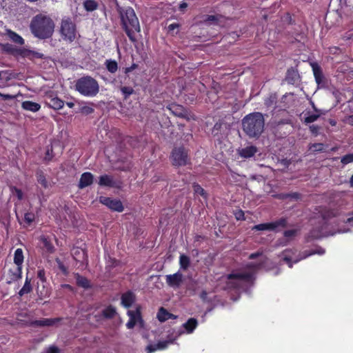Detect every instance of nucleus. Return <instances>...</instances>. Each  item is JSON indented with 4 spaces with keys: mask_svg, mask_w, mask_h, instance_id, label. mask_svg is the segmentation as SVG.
Wrapping results in <instances>:
<instances>
[{
    "mask_svg": "<svg viewBox=\"0 0 353 353\" xmlns=\"http://www.w3.org/2000/svg\"><path fill=\"white\" fill-rule=\"evenodd\" d=\"M115 4L122 30L131 42H136V34L141 32V26L134 10L130 6H120L117 0H115Z\"/></svg>",
    "mask_w": 353,
    "mask_h": 353,
    "instance_id": "1",
    "label": "nucleus"
},
{
    "mask_svg": "<svg viewBox=\"0 0 353 353\" xmlns=\"http://www.w3.org/2000/svg\"><path fill=\"white\" fill-rule=\"evenodd\" d=\"M55 24L52 19L46 14H38L31 20L30 29L34 37L47 39L52 37Z\"/></svg>",
    "mask_w": 353,
    "mask_h": 353,
    "instance_id": "2",
    "label": "nucleus"
},
{
    "mask_svg": "<svg viewBox=\"0 0 353 353\" xmlns=\"http://www.w3.org/2000/svg\"><path fill=\"white\" fill-rule=\"evenodd\" d=\"M242 130L250 139H258L264 131L265 119L261 112H254L242 119Z\"/></svg>",
    "mask_w": 353,
    "mask_h": 353,
    "instance_id": "3",
    "label": "nucleus"
},
{
    "mask_svg": "<svg viewBox=\"0 0 353 353\" xmlns=\"http://www.w3.org/2000/svg\"><path fill=\"white\" fill-rule=\"evenodd\" d=\"M75 90L84 97H93L99 93V85L95 79L85 76L76 81Z\"/></svg>",
    "mask_w": 353,
    "mask_h": 353,
    "instance_id": "4",
    "label": "nucleus"
},
{
    "mask_svg": "<svg viewBox=\"0 0 353 353\" xmlns=\"http://www.w3.org/2000/svg\"><path fill=\"white\" fill-rule=\"evenodd\" d=\"M170 159L172 165L175 167L191 164L188 150L183 146L174 147L171 152Z\"/></svg>",
    "mask_w": 353,
    "mask_h": 353,
    "instance_id": "5",
    "label": "nucleus"
},
{
    "mask_svg": "<svg viewBox=\"0 0 353 353\" xmlns=\"http://www.w3.org/2000/svg\"><path fill=\"white\" fill-rule=\"evenodd\" d=\"M76 26L70 18L62 19L60 32L64 41L72 43L76 38Z\"/></svg>",
    "mask_w": 353,
    "mask_h": 353,
    "instance_id": "6",
    "label": "nucleus"
},
{
    "mask_svg": "<svg viewBox=\"0 0 353 353\" xmlns=\"http://www.w3.org/2000/svg\"><path fill=\"white\" fill-rule=\"evenodd\" d=\"M229 280L227 283V288L229 289H239L241 287L238 281L233 280H241L250 282L252 279V274L251 273H231L227 275Z\"/></svg>",
    "mask_w": 353,
    "mask_h": 353,
    "instance_id": "7",
    "label": "nucleus"
},
{
    "mask_svg": "<svg viewBox=\"0 0 353 353\" xmlns=\"http://www.w3.org/2000/svg\"><path fill=\"white\" fill-rule=\"evenodd\" d=\"M46 104L50 108L55 110L61 109L64 106V101L58 97L57 94L54 91H48L44 95Z\"/></svg>",
    "mask_w": 353,
    "mask_h": 353,
    "instance_id": "8",
    "label": "nucleus"
},
{
    "mask_svg": "<svg viewBox=\"0 0 353 353\" xmlns=\"http://www.w3.org/2000/svg\"><path fill=\"white\" fill-rule=\"evenodd\" d=\"M62 317L42 319L30 321L28 325L33 327H58L63 321Z\"/></svg>",
    "mask_w": 353,
    "mask_h": 353,
    "instance_id": "9",
    "label": "nucleus"
},
{
    "mask_svg": "<svg viewBox=\"0 0 353 353\" xmlns=\"http://www.w3.org/2000/svg\"><path fill=\"white\" fill-rule=\"evenodd\" d=\"M99 201L112 211L122 212L124 210L123 203L119 199L101 196L99 198Z\"/></svg>",
    "mask_w": 353,
    "mask_h": 353,
    "instance_id": "10",
    "label": "nucleus"
},
{
    "mask_svg": "<svg viewBox=\"0 0 353 353\" xmlns=\"http://www.w3.org/2000/svg\"><path fill=\"white\" fill-rule=\"evenodd\" d=\"M130 319L126 323L128 329H132L137 322L142 321L141 307L138 305L135 310H128L127 312Z\"/></svg>",
    "mask_w": 353,
    "mask_h": 353,
    "instance_id": "11",
    "label": "nucleus"
},
{
    "mask_svg": "<svg viewBox=\"0 0 353 353\" xmlns=\"http://www.w3.org/2000/svg\"><path fill=\"white\" fill-rule=\"evenodd\" d=\"M183 276L179 271L165 276V281L168 286L176 289L179 288L183 283Z\"/></svg>",
    "mask_w": 353,
    "mask_h": 353,
    "instance_id": "12",
    "label": "nucleus"
},
{
    "mask_svg": "<svg viewBox=\"0 0 353 353\" xmlns=\"http://www.w3.org/2000/svg\"><path fill=\"white\" fill-rule=\"evenodd\" d=\"M22 268L21 267H15L8 270L6 278V283L11 284L21 278Z\"/></svg>",
    "mask_w": 353,
    "mask_h": 353,
    "instance_id": "13",
    "label": "nucleus"
},
{
    "mask_svg": "<svg viewBox=\"0 0 353 353\" xmlns=\"http://www.w3.org/2000/svg\"><path fill=\"white\" fill-rule=\"evenodd\" d=\"M0 49L3 52L13 56H20L22 48H17L9 43H0Z\"/></svg>",
    "mask_w": 353,
    "mask_h": 353,
    "instance_id": "14",
    "label": "nucleus"
},
{
    "mask_svg": "<svg viewBox=\"0 0 353 353\" xmlns=\"http://www.w3.org/2000/svg\"><path fill=\"white\" fill-rule=\"evenodd\" d=\"M72 256L77 262H79L81 264L85 261H88V256L85 251L79 247L73 248L71 251Z\"/></svg>",
    "mask_w": 353,
    "mask_h": 353,
    "instance_id": "15",
    "label": "nucleus"
},
{
    "mask_svg": "<svg viewBox=\"0 0 353 353\" xmlns=\"http://www.w3.org/2000/svg\"><path fill=\"white\" fill-rule=\"evenodd\" d=\"M20 57L23 58H27L29 60L34 61L36 59H43L45 56L43 53L34 51L32 50L22 48Z\"/></svg>",
    "mask_w": 353,
    "mask_h": 353,
    "instance_id": "16",
    "label": "nucleus"
},
{
    "mask_svg": "<svg viewBox=\"0 0 353 353\" xmlns=\"http://www.w3.org/2000/svg\"><path fill=\"white\" fill-rule=\"evenodd\" d=\"M94 175L89 172H83L80 177L78 187L79 189H83L93 183Z\"/></svg>",
    "mask_w": 353,
    "mask_h": 353,
    "instance_id": "17",
    "label": "nucleus"
},
{
    "mask_svg": "<svg viewBox=\"0 0 353 353\" xmlns=\"http://www.w3.org/2000/svg\"><path fill=\"white\" fill-rule=\"evenodd\" d=\"M99 185L103 187L116 188L117 182L112 175L103 174L99 178Z\"/></svg>",
    "mask_w": 353,
    "mask_h": 353,
    "instance_id": "18",
    "label": "nucleus"
},
{
    "mask_svg": "<svg viewBox=\"0 0 353 353\" xmlns=\"http://www.w3.org/2000/svg\"><path fill=\"white\" fill-rule=\"evenodd\" d=\"M4 35L7 36L11 41L16 44L23 46L25 43L24 39L18 33L10 29H6Z\"/></svg>",
    "mask_w": 353,
    "mask_h": 353,
    "instance_id": "19",
    "label": "nucleus"
},
{
    "mask_svg": "<svg viewBox=\"0 0 353 353\" xmlns=\"http://www.w3.org/2000/svg\"><path fill=\"white\" fill-rule=\"evenodd\" d=\"M134 301L135 295L131 291H128L121 295V303L125 308L130 307Z\"/></svg>",
    "mask_w": 353,
    "mask_h": 353,
    "instance_id": "20",
    "label": "nucleus"
},
{
    "mask_svg": "<svg viewBox=\"0 0 353 353\" xmlns=\"http://www.w3.org/2000/svg\"><path fill=\"white\" fill-rule=\"evenodd\" d=\"M270 223V231L279 232L282 229L288 227V219L285 217H281Z\"/></svg>",
    "mask_w": 353,
    "mask_h": 353,
    "instance_id": "21",
    "label": "nucleus"
},
{
    "mask_svg": "<svg viewBox=\"0 0 353 353\" xmlns=\"http://www.w3.org/2000/svg\"><path fill=\"white\" fill-rule=\"evenodd\" d=\"M157 318L160 322H165L168 319H175L177 316L169 312L163 307H161L157 312Z\"/></svg>",
    "mask_w": 353,
    "mask_h": 353,
    "instance_id": "22",
    "label": "nucleus"
},
{
    "mask_svg": "<svg viewBox=\"0 0 353 353\" xmlns=\"http://www.w3.org/2000/svg\"><path fill=\"white\" fill-rule=\"evenodd\" d=\"M256 152L257 148L254 145L247 146L239 150V154L244 159L252 157Z\"/></svg>",
    "mask_w": 353,
    "mask_h": 353,
    "instance_id": "23",
    "label": "nucleus"
},
{
    "mask_svg": "<svg viewBox=\"0 0 353 353\" xmlns=\"http://www.w3.org/2000/svg\"><path fill=\"white\" fill-rule=\"evenodd\" d=\"M299 78V75L297 70L293 68L288 69L285 74V81L289 84H294L297 82Z\"/></svg>",
    "mask_w": 353,
    "mask_h": 353,
    "instance_id": "24",
    "label": "nucleus"
},
{
    "mask_svg": "<svg viewBox=\"0 0 353 353\" xmlns=\"http://www.w3.org/2000/svg\"><path fill=\"white\" fill-rule=\"evenodd\" d=\"M325 252V250L323 248H322L321 247H319L318 248H316L315 250H305L302 253L303 256L300 259L294 260L293 263H296L299 262L301 259H306L307 257H308L310 256H312V255H314V254H319V255H322Z\"/></svg>",
    "mask_w": 353,
    "mask_h": 353,
    "instance_id": "25",
    "label": "nucleus"
},
{
    "mask_svg": "<svg viewBox=\"0 0 353 353\" xmlns=\"http://www.w3.org/2000/svg\"><path fill=\"white\" fill-rule=\"evenodd\" d=\"M173 341H159L157 343L154 345H150L147 347L148 352H153L157 350H164L165 349L170 343H172Z\"/></svg>",
    "mask_w": 353,
    "mask_h": 353,
    "instance_id": "26",
    "label": "nucleus"
},
{
    "mask_svg": "<svg viewBox=\"0 0 353 353\" xmlns=\"http://www.w3.org/2000/svg\"><path fill=\"white\" fill-rule=\"evenodd\" d=\"M21 107L26 110L36 112L40 110L41 105L31 101H25L22 102Z\"/></svg>",
    "mask_w": 353,
    "mask_h": 353,
    "instance_id": "27",
    "label": "nucleus"
},
{
    "mask_svg": "<svg viewBox=\"0 0 353 353\" xmlns=\"http://www.w3.org/2000/svg\"><path fill=\"white\" fill-rule=\"evenodd\" d=\"M76 283L79 287L84 289H90L92 288L90 281L85 276L80 275L79 274H75Z\"/></svg>",
    "mask_w": 353,
    "mask_h": 353,
    "instance_id": "28",
    "label": "nucleus"
},
{
    "mask_svg": "<svg viewBox=\"0 0 353 353\" xmlns=\"http://www.w3.org/2000/svg\"><path fill=\"white\" fill-rule=\"evenodd\" d=\"M197 326L198 321L195 318H190L185 323L183 324V327L188 334L192 333Z\"/></svg>",
    "mask_w": 353,
    "mask_h": 353,
    "instance_id": "29",
    "label": "nucleus"
},
{
    "mask_svg": "<svg viewBox=\"0 0 353 353\" xmlns=\"http://www.w3.org/2000/svg\"><path fill=\"white\" fill-rule=\"evenodd\" d=\"M24 261L23 252L21 248H17L14 254V263L17 267L22 268Z\"/></svg>",
    "mask_w": 353,
    "mask_h": 353,
    "instance_id": "30",
    "label": "nucleus"
},
{
    "mask_svg": "<svg viewBox=\"0 0 353 353\" xmlns=\"http://www.w3.org/2000/svg\"><path fill=\"white\" fill-rule=\"evenodd\" d=\"M312 70L314 77L315 78V81L317 83V84L319 85L323 82V80L324 79V76L321 70V68L317 64H314L312 65Z\"/></svg>",
    "mask_w": 353,
    "mask_h": 353,
    "instance_id": "31",
    "label": "nucleus"
},
{
    "mask_svg": "<svg viewBox=\"0 0 353 353\" xmlns=\"http://www.w3.org/2000/svg\"><path fill=\"white\" fill-rule=\"evenodd\" d=\"M117 314V311L114 307L110 305L103 309L101 312V315L103 318L107 319H111L114 317Z\"/></svg>",
    "mask_w": 353,
    "mask_h": 353,
    "instance_id": "32",
    "label": "nucleus"
},
{
    "mask_svg": "<svg viewBox=\"0 0 353 353\" xmlns=\"http://www.w3.org/2000/svg\"><path fill=\"white\" fill-rule=\"evenodd\" d=\"M321 215L324 222L327 223L332 218L337 216L339 215V212L335 209H329L323 212Z\"/></svg>",
    "mask_w": 353,
    "mask_h": 353,
    "instance_id": "33",
    "label": "nucleus"
},
{
    "mask_svg": "<svg viewBox=\"0 0 353 353\" xmlns=\"http://www.w3.org/2000/svg\"><path fill=\"white\" fill-rule=\"evenodd\" d=\"M41 241L43 244V248L46 250V252L50 254L54 252V247L48 237L42 236L41 237Z\"/></svg>",
    "mask_w": 353,
    "mask_h": 353,
    "instance_id": "34",
    "label": "nucleus"
},
{
    "mask_svg": "<svg viewBox=\"0 0 353 353\" xmlns=\"http://www.w3.org/2000/svg\"><path fill=\"white\" fill-rule=\"evenodd\" d=\"M83 6L86 11L92 12L98 8L99 4L95 0H85Z\"/></svg>",
    "mask_w": 353,
    "mask_h": 353,
    "instance_id": "35",
    "label": "nucleus"
},
{
    "mask_svg": "<svg viewBox=\"0 0 353 353\" xmlns=\"http://www.w3.org/2000/svg\"><path fill=\"white\" fill-rule=\"evenodd\" d=\"M32 290V287L30 283V280L27 276L23 286L19 292V295L20 296H23L24 294L30 293Z\"/></svg>",
    "mask_w": 353,
    "mask_h": 353,
    "instance_id": "36",
    "label": "nucleus"
},
{
    "mask_svg": "<svg viewBox=\"0 0 353 353\" xmlns=\"http://www.w3.org/2000/svg\"><path fill=\"white\" fill-rule=\"evenodd\" d=\"M107 70L110 73H115L118 70V63L115 60L107 59L105 62Z\"/></svg>",
    "mask_w": 353,
    "mask_h": 353,
    "instance_id": "37",
    "label": "nucleus"
},
{
    "mask_svg": "<svg viewBox=\"0 0 353 353\" xmlns=\"http://www.w3.org/2000/svg\"><path fill=\"white\" fill-rule=\"evenodd\" d=\"M36 176L38 183L44 188H47L48 183L44 173L40 170L37 172Z\"/></svg>",
    "mask_w": 353,
    "mask_h": 353,
    "instance_id": "38",
    "label": "nucleus"
},
{
    "mask_svg": "<svg viewBox=\"0 0 353 353\" xmlns=\"http://www.w3.org/2000/svg\"><path fill=\"white\" fill-rule=\"evenodd\" d=\"M309 150L312 152H319L325 150V145L321 143H311L309 145Z\"/></svg>",
    "mask_w": 353,
    "mask_h": 353,
    "instance_id": "39",
    "label": "nucleus"
},
{
    "mask_svg": "<svg viewBox=\"0 0 353 353\" xmlns=\"http://www.w3.org/2000/svg\"><path fill=\"white\" fill-rule=\"evenodd\" d=\"M292 252V250H285L283 252V261H285L288 264L289 268H292V265H293L292 259L290 255V254Z\"/></svg>",
    "mask_w": 353,
    "mask_h": 353,
    "instance_id": "40",
    "label": "nucleus"
},
{
    "mask_svg": "<svg viewBox=\"0 0 353 353\" xmlns=\"http://www.w3.org/2000/svg\"><path fill=\"white\" fill-rule=\"evenodd\" d=\"M192 188L194 192V194H199L203 198H207V193L205 190L197 183H194L192 184Z\"/></svg>",
    "mask_w": 353,
    "mask_h": 353,
    "instance_id": "41",
    "label": "nucleus"
},
{
    "mask_svg": "<svg viewBox=\"0 0 353 353\" xmlns=\"http://www.w3.org/2000/svg\"><path fill=\"white\" fill-rule=\"evenodd\" d=\"M54 157L52 145L48 146L45 157L43 158V161L46 163H48L50 161H52Z\"/></svg>",
    "mask_w": 353,
    "mask_h": 353,
    "instance_id": "42",
    "label": "nucleus"
},
{
    "mask_svg": "<svg viewBox=\"0 0 353 353\" xmlns=\"http://www.w3.org/2000/svg\"><path fill=\"white\" fill-rule=\"evenodd\" d=\"M179 263L181 268L183 270H186L190 263V258L185 254H181L179 257Z\"/></svg>",
    "mask_w": 353,
    "mask_h": 353,
    "instance_id": "43",
    "label": "nucleus"
},
{
    "mask_svg": "<svg viewBox=\"0 0 353 353\" xmlns=\"http://www.w3.org/2000/svg\"><path fill=\"white\" fill-rule=\"evenodd\" d=\"M277 101V96L275 93L270 94L264 101V104L266 107L269 108L276 104Z\"/></svg>",
    "mask_w": 353,
    "mask_h": 353,
    "instance_id": "44",
    "label": "nucleus"
},
{
    "mask_svg": "<svg viewBox=\"0 0 353 353\" xmlns=\"http://www.w3.org/2000/svg\"><path fill=\"white\" fill-rule=\"evenodd\" d=\"M121 92L123 94V99H127L131 94L134 93V89L130 86L121 87Z\"/></svg>",
    "mask_w": 353,
    "mask_h": 353,
    "instance_id": "45",
    "label": "nucleus"
},
{
    "mask_svg": "<svg viewBox=\"0 0 353 353\" xmlns=\"http://www.w3.org/2000/svg\"><path fill=\"white\" fill-rule=\"evenodd\" d=\"M23 219L28 225H30L35 219V215L33 212H27L24 214Z\"/></svg>",
    "mask_w": 353,
    "mask_h": 353,
    "instance_id": "46",
    "label": "nucleus"
},
{
    "mask_svg": "<svg viewBox=\"0 0 353 353\" xmlns=\"http://www.w3.org/2000/svg\"><path fill=\"white\" fill-rule=\"evenodd\" d=\"M252 230H256V231L270 230V223H260L258 225H255L253 226Z\"/></svg>",
    "mask_w": 353,
    "mask_h": 353,
    "instance_id": "47",
    "label": "nucleus"
},
{
    "mask_svg": "<svg viewBox=\"0 0 353 353\" xmlns=\"http://www.w3.org/2000/svg\"><path fill=\"white\" fill-rule=\"evenodd\" d=\"M223 123L221 122H216L212 129V134L214 137H216L219 134L222 128Z\"/></svg>",
    "mask_w": 353,
    "mask_h": 353,
    "instance_id": "48",
    "label": "nucleus"
},
{
    "mask_svg": "<svg viewBox=\"0 0 353 353\" xmlns=\"http://www.w3.org/2000/svg\"><path fill=\"white\" fill-rule=\"evenodd\" d=\"M319 118V114H311L305 117L304 123L306 124L311 123L316 121Z\"/></svg>",
    "mask_w": 353,
    "mask_h": 353,
    "instance_id": "49",
    "label": "nucleus"
},
{
    "mask_svg": "<svg viewBox=\"0 0 353 353\" xmlns=\"http://www.w3.org/2000/svg\"><path fill=\"white\" fill-rule=\"evenodd\" d=\"M94 111V108L88 105H83L79 108V112L85 115L92 114Z\"/></svg>",
    "mask_w": 353,
    "mask_h": 353,
    "instance_id": "50",
    "label": "nucleus"
},
{
    "mask_svg": "<svg viewBox=\"0 0 353 353\" xmlns=\"http://www.w3.org/2000/svg\"><path fill=\"white\" fill-rule=\"evenodd\" d=\"M298 232H299V230H297V229L288 230L284 231L283 236L288 239L292 238L297 235Z\"/></svg>",
    "mask_w": 353,
    "mask_h": 353,
    "instance_id": "51",
    "label": "nucleus"
},
{
    "mask_svg": "<svg viewBox=\"0 0 353 353\" xmlns=\"http://www.w3.org/2000/svg\"><path fill=\"white\" fill-rule=\"evenodd\" d=\"M341 162L343 165H347L350 163L353 162V152L343 156L341 159Z\"/></svg>",
    "mask_w": 353,
    "mask_h": 353,
    "instance_id": "52",
    "label": "nucleus"
},
{
    "mask_svg": "<svg viewBox=\"0 0 353 353\" xmlns=\"http://www.w3.org/2000/svg\"><path fill=\"white\" fill-rule=\"evenodd\" d=\"M37 277L43 283L46 281V272H45V270L43 269L39 270L37 272Z\"/></svg>",
    "mask_w": 353,
    "mask_h": 353,
    "instance_id": "53",
    "label": "nucleus"
},
{
    "mask_svg": "<svg viewBox=\"0 0 353 353\" xmlns=\"http://www.w3.org/2000/svg\"><path fill=\"white\" fill-rule=\"evenodd\" d=\"M234 215H235V218L237 220H245V219L244 212L242 210H239L238 211H236L235 212Z\"/></svg>",
    "mask_w": 353,
    "mask_h": 353,
    "instance_id": "54",
    "label": "nucleus"
},
{
    "mask_svg": "<svg viewBox=\"0 0 353 353\" xmlns=\"http://www.w3.org/2000/svg\"><path fill=\"white\" fill-rule=\"evenodd\" d=\"M0 97L3 100H11L16 98V95L0 92Z\"/></svg>",
    "mask_w": 353,
    "mask_h": 353,
    "instance_id": "55",
    "label": "nucleus"
},
{
    "mask_svg": "<svg viewBox=\"0 0 353 353\" xmlns=\"http://www.w3.org/2000/svg\"><path fill=\"white\" fill-rule=\"evenodd\" d=\"M199 296L203 302H210V300L208 299V292L206 290H202Z\"/></svg>",
    "mask_w": 353,
    "mask_h": 353,
    "instance_id": "56",
    "label": "nucleus"
},
{
    "mask_svg": "<svg viewBox=\"0 0 353 353\" xmlns=\"http://www.w3.org/2000/svg\"><path fill=\"white\" fill-rule=\"evenodd\" d=\"M138 68V65L137 63H132L131 66L127 67L124 68V72L125 74H128V73L131 72L134 70L137 69Z\"/></svg>",
    "mask_w": 353,
    "mask_h": 353,
    "instance_id": "57",
    "label": "nucleus"
},
{
    "mask_svg": "<svg viewBox=\"0 0 353 353\" xmlns=\"http://www.w3.org/2000/svg\"><path fill=\"white\" fill-rule=\"evenodd\" d=\"M14 190L16 193V196H17V199L19 201L22 200L23 197V192L21 191V190H20L16 187L14 188Z\"/></svg>",
    "mask_w": 353,
    "mask_h": 353,
    "instance_id": "58",
    "label": "nucleus"
},
{
    "mask_svg": "<svg viewBox=\"0 0 353 353\" xmlns=\"http://www.w3.org/2000/svg\"><path fill=\"white\" fill-rule=\"evenodd\" d=\"M300 194L298 193V192H291V193H288V198L289 199H294V200H298L300 199Z\"/></svg>",
    "mask_w": 353,
    "mask_h": 353,
    "instance_id": "59",
    "label": "nucleus"
},
{
    "mask_svg": "<svg viewBox=\"0 0 353 353\" xmlns=\"http://www.w3.org/2000/svg\"><path fill=\"white\" fill-rule=\"evenodd\" d=\"M347 216L349 217L346 220H343V221L345 223L352 224L353 223V211L348 213Z\"/></svg>",
    "mask_w": 353,
    "mask_h": 353,
    "instance_id": "60",
    "label": "nucleus"
},
{
    "mask_svg": "<svg viewBox=\"0 0 353 353\" xmlns=\"http://www.w3.org/2000/svg\"><path fill=\"white\" fill-rule=\"evenodd\" d=\"M179 28V25L177 23H173L168 26V29L169 32L174 31L175 29H178Z\"/></svg>",
    "mask_w": 353,
    "mask_h": 353,
    "instance_id": "61",
    "label": "nucleus"
},
{
    "mask_svg": "<svg viewBox=\"0 0 353 353\" xmlns=\"http://www.w3.org/2000/svg\"><path fill=\"white\" fill-rule=\"evenodd\" d=\"M310 130L312 134H317L319 127L318 125H312L310 126Z\"/></svg>",
    "mask_w": 353,
    "mask_h": 353,
    "instance_id": "62",
    "label": "nucleus"
},
{
    "mask_svg": "<svg viewBox=\"0 0 353 353\" xmlns=\"http://www.w3.org/2000/svg\"><path fill=\"white\" fill-rule=\"evenodd\" d=\"M188 7V3H185V2H181L180 4H179V11L181 12H184L185 10Z\"/></svg>",
    "mask_w": 353,
    "mask_h": 353,
    "instance_id": "63",
    "label": "nucleus"
},
{
    "mask_svg": "<svg viewBox=\"0 0 353 353\" xmlns=\"http://www.w3.org/2000/svg\"><path fill=\"white\" fill-rule=\"evenodd\" d=\"M261 254H262V253L260 252L252 253L250 254L249 259H255L258 258L259 256H260Z\"/></svg>",
    "mask_w": 353,
    "mask_h": 353,
    "instance_id": "64",
    "label": "nucleus"
}]
</instances>
